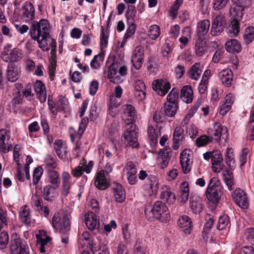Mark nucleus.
<instances>
[{
    "mask_svg": "<svg viewBox=\"0 0 254 254\" xmlns=\"http://www.w3.org/2000/svg\"><path fill=\"white\" fill-rule=\"evenodd\" d=\"M20 69L17 66L11 63L7 69V78L8 81L14 82L19 77Z\"/></svg>",
    "mask_w": 254,
    "mask_h": 254,
    "instance_id": "obj_20",
    "label": "nucleus"
},
{
    "mask_svg": "<svg viewBox=\"0 0 254 254\" xmlns=\"http://www.w3.org/2000/svg\"><path fill=\"white\" fill-rule=\"evenodd\" d=\"M178 108V104L165 103L164 105V112L166 116L169 117H174Z\"/></svg>",
    "mask_w": 254,
    "mask_h": 254,
    "instance_id": "obj_36",
    "label": "nucleus"
},
{
    "mask_svg": "<svg viewBox=\"0 0 254 254\" xmlns=\"http://www.w3.org/2000/svg\"><path fill=\"white\" fill-rule=\"evenodd\" d=\"M30 209L27 205L22 206L19 211V216L20 220L26 225L30 223L31 216Z\"/></svg>",
    "mask_w": 254,
    "mask_h": 254,
    "instance_id": "obj_25",
    "label": "nucleus"
},
{
    "mask_svg": "<svg viewBox=\"0 0 254 254\" xmlns=\"http://www.w3.org/2000/svg\"><path fill=\"white\" fill-rule=\"evenodd\" d=\"M180 97L183 102L186 103H191L193 99V91L191 87L189 85L183 87L181 91Z\"/></svg>",
    "mask_w": 254,
    "mask_h": 254,
    "instance_id": "obj_23",
    "label": "nucleus"
},
{
    "mask_svg": "<svg viewBox=\"0 0 254 254\" xmlns=\"http://www.w3.org/2000/svg\"><path fill=\"white\" fill-rule=\"evenodd\" d=\"M228 1L229 0H216L213 7L215 10H220L226 5Z\"/></svg>",
    "mask_w": 254,
    "mask_h": 254,
    "instance_id": "obj_64",
    "label": "nucleus"
},
{
    "mask_svg": "<svg viewBox=\"0 0 254 254\" xmlns=\"http://www.w3.org/2000/svg\"><path fill=\"white\" fill-rule=\"evenodd\" d=\"M94 184L96 188L99 190H104L107 188L108 184L103 171H100L98 173Z\"/></svg>",
    "mask_w": 254,
    "mask_h": 254,
    "instance_id": "obj_26",
    "label": "nucleus"
},
{
    "mask_svg": "<svg viewBox=\"0 0 254 254\" xmlns=\"http://www.w3.org/2000/svg\"><path fill=\"white\" fill-rule=\"evenodd\" d=\"M160 198L168 205L173 204L176 201V195L173 193L170 188L166 186L163 188Z\"/></svg>",
    "mask_w": 254,
    "mask_h": 254,
    "instance_id": "obj_16",
    "label": "nucleus"
},
{
    "mask_svg": "<svg viewBox=\"0 0 254 254\" xmlns=\"http://www.w3.org/2000/svg\"><path fill=\"white\" fill-rule=\"evenodd\" d=\"M54 148L58 156L64 159L66 157L67 151L65 147H64L61 140H56L54 143Z\"/></svg>",
    "mask_w": 254,
    "mask_h": 254,
    "instance_id": "obj_34",
    "label": "nucleus"
},
{
    "mask_svg": "<svg viewBox=\"0 0 254 254\" xmlns=\"http://www.w3.org/2000/svg\"><path fill=\"white\" fill-rule=\"evenodd\" d=\"M9 241V237L6 231L2 232L0 234V249L6 248Z\"/></svg>",
    "mask_w": 254,
    "mask_h": 254,
    "instance_id": "obj_51",
    "label": "nucleus"
},
{
    "mask_svg": "<svg viewBox=\"0 0 254 254\" xmlns=\"http://www.w3.org/2000/svg\"><path fill=\"white\" fill-rule=\"evenodd\" d=\"M208 47L205 41L201 39L198 40L195 44V53L199 56L201 57L207 52Z\"/></svg>",
    "mask_w": 254,
    "mask_h": 254,
    "instance_id": "obj_31",
    "label": "nucleus"
},
{
    "mask_svg": "<svg viewBox=\"0 0 254 254\" xmlns=\"http://www.w3.org/2000/svg\"><path fill=\"white\" fill-rule=\"evenodd\" d=\"M130 25L128 27L127 31L125 34L124 39L127 40L130 38L135 33V25L134 22L130 23Z\"/></svg>",
    "mask_w": 254,
    "mask_h": 254,
    "instance_id": "obj_59",
    "label": "nucleus"
},
{
    "mask_svg": "<svg viewBox=\"0 0 254 254\" xmlns=\"http://www.w3.org/2000/svg\"><path fill=\"white\" fill-rule=\"evenodd\" d=\"M114 193L115 200L117 202L122 203L125 200V191L121 185H117V187L114 189Z\"/></svg>",
    "mask_w": 254,
    "mask_h": 254,
    "instance_id": "obj_35",
    "label": "nucleus"
},
{
    "mask_svg": "<svg viewBox=\"0 0 254 254\" xmlns=\"http://www.w3.org/2000/svg\"><path fill=\"white\" fill-rule=\"evenodd\" d=\"M46 169L48 172L54 171V169L57 167V164L54 159L51 156H48L46 159Z\"/></svg>",
    "mask_w": 254,
    "mask_h": 254,
    "instance_id": "obj_50",
    "label": "nucleus"
},
{
    "mask_svg": "<svg viewBox=\"0 0 254 254\" xmlns=\"http://www.w3.org/2000/svg\"><path fill=\"white\" fill-rule=\"evenodd\" d=\"M183 35L179 39V41L182 44L186 45L188 43L189 38L190 36V28L185 27L183 31Z\"/></svg>",
    "mask_w": 254,
    "mask_h": 254,
    "instance_id": "obj_54",
    "label": "nucleus"
},
{
    "mask_svg": "<svg viewBox=\"0 0 254 254\" xmlns=\"http://www.w3.org/2000/svg\"><path fill=\"white\" fill-rule=\"evenodd\" d=\"M147 178L150 181V183L149 184L150 188L151 189H153L154 183L153 182H155L156 178L155 176L152 175H148L147 173L145 171L141 170L139 172L138 174V178L141 180H144L145 178Z\"/></svg>",
    "mask_w": 254,
    "mask_h": 254,
    "instance_id": "obj_44",
    "label": "nucleus"
},
{
    "mask_svg": "<svg viewBox=\"0 0 254 254\" xmlns=\"http://www.w3.org/2000/svg\"><path fill=\"white\" fill-rule=\"evenodd\" d=\"M34 87L40 102H45L47 98V93L43 83L40 80H37L34 83Z\"/></svg>",
    "mask_w": 254,
    "mask_h": 254,
    "instance_id": "obj_19",
    "label": "nucleus"
},
{
    "mask_svg": "<svg viewBox=\"0 0 254 254\" xmlns=\"http://www.w3.org/2000/svg\"><path fill=\"white\" fill-rule=\"evenodd\" d=\"M225 49L228 52L232 53H239L242 51L240 43L237 40L231 39L228 40L225 43Z\"/></svg>",
    "mask_w": 254,
    "mask_h": 254,
    "instance_id": "obj_22",
    "label": "nucleus"
},
{
    "mask_svg": "<svg viewBox=\"0 0 254 254\" xmlns=\"http://www.w3.org/2000/svg\"><path fill=\"white\" fill-rule=\"evenodd\" d=\"M62 185L61 193L64 196H66L69 193V190L71 186L70 182L71 176L66 172H64L62 176Z\"/></svg>",
    "mask_w": 254,
    "mask_h": 254,
    "instance_id": "obj_15",
    "label": "nucleus"
},
{
    "mask_svg": "<svg viewBox=\"0 0 254 254\" xmlns=\"http://www.w3.org/2000/svg\"><path fill=\"white\" fill-rule=\"evenodd\" d=\"M180 163L184 173H189L192 164V153L189 149H185L180 154Z\"/></svg>",
    "mask_w": 254,
    "mask_h": 254,
    "instance_id": "obj_8",
    "label": "nucleus"
},
{
    "mask_svg": "<svg viewBox=\"0 0 254 254\" xmlns=\"http://www.w3.org/2000/svg\"><path fill=\"white\" fill-rule=\"evenodd\" d=\"M171 155V150L170 148H165L160 150L158 160L161 168L164 169L167 166Z\"/></svg>",
    "mask_w": 254,
    "mask_h": 254,
    "instance_id": "obj_24",
    "label": "nucleus"
},
{
    "mask_svg": "<svg viewBox=\"0 0 254 254\" xmlns=\"http://www.w3.org/2000/svg\"><path fill=\"white\" fill-rule=\"evenodd\" d=\"M10 137V130L7 129L0 130V141H8Z\"/></svg>",
    "mask_w": 254,
    "mask_h": 254,
    "instance_id": "obj_60",
    "label": "nucleus"
},
{
    "mask_svg": "<svg viewBox=\"0 0 254 254\" xmlns=\"http://www.w3.org/2000/svg\"><path fill=\"white\" fill-rule=\"evenodd\" d=\"M226 26L225 17L223 15H219L215 17L212 23L210 30L211 35L213 36L219 35L224 30Z\"/></svg>",
    "mask_w": 254,
    "mask_h": 254,
    "instance_id": "obj_9",
    "label": "nucleus"
},
{
    "mask_svg": "<svg viewBox=\"0 0 254 254\" xmlns=\"http://www.w3.org/2000/svg\"><path fill=\"white\" fill-rule=\"evenodd\" d=\"M123 141L126 146L138 148V131L136 126L131 122L127 124L126 130L123 134Z\"/></svg>",
    "mask_w": 254,
    "mask_h": 254,
    "instance_id": "obj_4",
    "label": "nucleus"
},
{
    "mask_svg": "<svg viewBox=\"0 0 254 254\" xmlns=\"http://www.w3.org/2000/svg\"><path fill=\"white\" fill-rule=\"evenodd\" d=\"M58 189L51 185H47L44 187L43 195L44 199L48 201H52L55 197V190Z\"/></svg>",
    "mask_w": 254,
    "mask_h": 254,
    "instance_id": "obj_27",
    "label": "nucleus"
},
{
    "mask_svg": "<svg viewBox=\"0 0 254 254\" xmlns=\"http://www.w3.org/2000/svg\"><path fill=\"white\" fill-rule=\"evenodd\" d=\"M85 223L89 229L93 230L99 228V221L96 215L93 212L86 213L84 216Z\"/></svg>",
    "mask_w": 254,
    "mask_h": 254,
    "instance_id": "obj_14",
    "label": "nucleus"
},
{
    "mask_svg": "<svg viewBox=\"0 0 254 254\" xmlns=\"http://www.w3.org/2000/svg\"><path fill=\"white\" fill-rule=\"evenodd\" d=\"M233 199L236 204L243 209L249 206L248 198L245 192L239 188L236 189L232 193Z\"/></svg>",
    "mask_w": 254,
    "mask_h": 254,
    "instance_id": "obj_10",
    "label": "nucleus"
},
{
    "mask_svg": "<svg viewBox=\"0 0 254 254\" xmlns=\"http://www.w3.org/2000/svg\"><path fill=\"white\" fill-rule=\"evenodd\" d=\"M230 96H227L225 98L226 102L220 107L219 113L221 115H225L231 108V100Z\"/></svg>",
    "mask_w": 254,
    "mask_h": 254,
    "instance_id": "obj_47",
    "label": "nucleus"
},
{
    "mask_svg": "<svg viewBox=\"0 0 254 254\" xmlns=\"http://www.w3.org/2000/svg\"><path fill=\"white\" fill-rule=\"evenodd\" d=\"M230 221L229 217L227 215H223L221 216L218 221L217 228L219 230H223L230 227Z\"/></svg>",
    "mask_w": 254,
    "mask_h": 254,
    "instance_id": "obj_38",
    "label": "nucleus"
},
{
    "mask_svg": "<svg viewBox=\"0 0 254 254\" xmlns=\"http://www.w3.org/2000/svg\"><path fill=\"white\" fill-rule=\"evenodd\" d=\"M48 182L49 185L59 188L61 184L60 175L56 171L48 172Z\"/></svg>",
    "mask_w": 254,
    "mask_h": 254,
    "instance_id": "obj_33",
    "label": "nucleus"
},
{
    "mask_svg": "<svg viewBox=\"0 0 254 254\" xmlns=\"http://www.w3.org/2000/svg\"><path fill=\"white\" fill-rule=\"evenodd\" d=\"M136 10L134 5H129L127 7L126 13V17L128 23H132L134 22V19L136 15Z\"/></svg>",
    "mask_w": 254,
    "mask_h": 254,
    "instance_id": "obj_41",
    "label": "nucleus"
},
{
    "mask_svg": "<svg viewBox=\"0 0 254 254\" xmlns=\"http://www.w3.org/2000/svg\"><path fill=\"white\" fill-rule=\"evenodd\" d=\"M13 95L14 97L11 101V103L12 106L15 108L22 103L23 97L21 95L20 91H16L13 93Z\"/></svg>",
    "mask_w": 254,
    "mask_h": 254,
    "instance_id": "obj_52",
    "label": "nucleus"
},
{
    "mask_svg": "<svg viewBox=\"0 0 254 254\" xmlns=\"http://www.w3.org/2000/svg\"><path fill=\"white\" fill-rule=\"evenodd\" d=\"M7 211L0 206V231L3 228V225H7Z\"/></svg>",
    "mask_w": 254,
    "mask_h": 254,
    "instance_id": "obj_48",
    "label": "nucleus"
},
{
    "mask_svg": "<svg viewBox=\"0 0 254 254\" xmlns=\"http://www.w3.org/2000/svg\"><path fill=\"white\" fill-rule=\"evenodd\" d=\"M179 97V92L176 88H173L167 97V101L165 103L173 104H178V99Z\"/></svg>",
    "mask_w": 254,
    "mask_h": 254,
    "instance_id": "obj_42",
    "label": "nucleus"
},
{
    "mask_svg": "<svg viewBox=\"0 0 254 254\" xmlns=\"http://www.w3.org/2000/svg\"><path fill=\"white\" fill-rule=\"evenodd\" d=\"M245 8L241 5L235 4L233 5L230 9V14L233 19H240L242 18Z\"/></svg>",
    "mask_w": 254,
    "mask_h": 254,
    "instance_id": "obj_29",
    "label": "nucleus"
},
{
    "mask_svg": "<svg viewBox=\"0 0 254 254\" xmlns=\"http://www.w3.org/2000/svg\"><path fill=\"white\" fill-rule=\"evenodd\" d=\"M136 116V112L134 107L131 105L127 104L124 109V118L128 121H133Z\"/></svg>",
    "mask_w": 254,
    "mask_h": 254,
    "instance_id": "obj_39",
    "label": "nucleus"
},
{
    "mask_svg": "<svg viewBox=\"0 0 254 254\" xmlns=\"http://www.w3.org/2000/svg\"><path fill=\"white\" fill-rule=\"evenodd\" d=\"M149 36L153 40H156L160 35V27L157 25H153L150 26Z\"/></svg>",
    "mask_w": 254,
    "mask_h": 254,
    "instance_id": "obj_46",
    "label": "nucleus"
},
{
    "mask_svg": "<svg viewBox=\"0 0 254 254\" xmlns=\"http://www.w3.org/2000/svg\"><path fill=\"white\" fill-rule=\"evenodd\" d=\"M211 140L206 135H202L196 139L195 143L198 147L206 145Z\"/></svg>",
    "mask_w": 254,
    "mask_h": 254,
    "instance_id": "obj_57",
    "label": "nucleus"
},
{
    "mask_svg": "<svg viewBox=\"0 0 254 254\" xmlns=\"http://www.w3.org/2000/svg\"><path fill=\"white\" fill-rule=\"evenodd\" d=\"M202 70L200 68L199 63H195L192 65L189 70V77L194 80H197L201 73Z\"/></svg>",
    "mask_w": 254,
    "mask_h": 254,
    "instance_id": "obj_32",
    "label": "nucleus"
},
{
    "mask_svg": "<svg viewBox=\"0 0 254 254\" xmlns=\"http://www.w3.org/2000/svg\"><path fill=\"white\" fill-rule=\"evenodd\" d=\"M85 171L87 173H90V171L89 169H85L81 166H77L72 170L71 174L75 177H78L82 175L83 172Z\"/></svg>",
    "mask_w": 254,
    "mask_h": 254,
    "instance_id": "obj_56",
    "label": "nucleus"
},
{
    "mask_svg": "<svg viewBox=\"0 0 254 254\" xmlns=\"http://www.w3.org/2000/svg\"><path fill=\"white\" fill-rule=\"evenodd\" d=\"M70 215L64 214L62 218H59V214L55 215L52 219L53 226L57 229L67 232L70 229Z\"/></svg>",
    "mask_w": 254,
    "mask_h": 254,
    "instance_id": "obj_5",
    "label": "nucleus"
},
{
    "mask_svg": "<svg viewBox=\"0 0 254 254\" xmlns=\"http://www.w3.org/2000/svg\"><path fill=\"white\" fill-rule=\"evenodd\" d=\"M12 148V145L11 144H8L6 145L5 141H0V152L6 153L11 150Z\"/></svg>",
    "mask_w": 254,
    "mask_h": 254,
    "instance_id": "obj_62",
    "label": "nucleus"
},
{
    "mask_svg": "<svg viewBox=\"0 0 254 254\" xmlns=\"http://www.w3.org/2000/svg\"><path fill=\"white\" fill-rule=\"evenodd\" d=\"M152 88L160 96H164L171 88L170 83L165 79H157L152 82Z\"/></svg>",
    "mask_w": 254,
    "mask_h": 254,
    "instance_id": "obj_11",
    "label": "nucleus"
},
{
    "mask_svg": "<svg viewBox=\"0 0 254 254\" xmlns=\"http://www.w3.org/2000/svg\"><path fill=\"white\" fill-rule=\"evenodd\" d=\"M143 48L141 46H137L135 48L131 58V62L134 67L139 69L141 66L143 55Z\"/></svg>",
    "mask_w": 254,
    "mask_h": 254,
    "instance_id": "obj_13",
    "label": "nucleus"
},
{
    "mask_svg": "<svg viewBox=\"0 0 254 254\" xmlns=\"http://www.w3.org/2000/svg\"><path fill=\"white\" fill-rule=\"evenodd\" d=\"M21 15L26 22L33 20L35 18V8L32 3L26 2L21 9Z\"/></svg>",
    "mask_w": 254,
    "mask_h": 254,
    "instance_id": "obj_12",
    "label": "nucleus"
},
{
    "mask_svg": "<svg viewBox=\"0 0 254 254\" xmlns=\"http://www.w3.org/2000/svg\"><path fill=\"white\" fill-rule=\"evenodd\" d=\"M144 213L149 218L154 217L163 222L168 221L170 217L169 209L161 201H156L153 206H146Z\"/></svg>",
    "mask_w": 254,
    "mask_h": 254,
    "instance_id": "obj_1",
    "label": "nucleus"
},
{
    "mask_svg": "<svg viewBox=\"0 0 254 254\" xmlns=\"http://www.w3.org/2000/svg\"><path fill=\"white\" fill-rule=\"evenodd\" d=\"M30 34L33 40L38 38H47L49 36V24L45 19L39 21H34L30 28Z\"/></svg>",
    "mask_w": 254,
    "mask_h": 254,
    "instance_id": "obj_2",
    "label": "nucleus"
},
{
    "mask_svg": "<svg viewBox=\"0 0 254 254\" xmlns=\"http://www.w3.org/2000/svg\"><path fill=\"white\" fill-rule=\"evenodd\" d=\"M183 130L181 127H176L173 133V141L176 143L183 138Z\"/></svg>",
    "mask_w": 254,
    "mask_h": 254,
    "instance_id": "obj_55",
    "label": "nucleus"
},
{
    "mask_svg": "<svg viewBox=\"0 0 254 254\" xmlns=\"http://www.w3.org/2000/svg\"><path fill=\"white\" fill-rule=\"evenodd\" d=\"M246 238L251 243L254 242V228H250L247 229L244 233Z\"/></svg>",
    "mask_w": 254,
    "mask_h": 254,
    "instance_id": "obj_63",
    "label": "nucleus"
},
{
    "mask_svg": "<svg viewBox=\"0 0 254 254\" xmlns=\"http://www.w3.org/2000/svg\"><path fill=\"white\" fill-rule=\"evenodd\" d=\"M42 174L43 169L42 167H38L34 169L33 174V184L34 185H36L38 183Z\"/></svg>",
    "mask_w": 254,
    "mask_h": 254,
    "instance_id": "obj_53",
    "label": "nucleus"
},
{
    "mask_svg": "<svg viewBox=\"0 0 254 254\" xmlns=\"http://www.w3.org/2000/svg\"><path fill=\"white\" fill-rule=\"evenodd\" d=\"M222 187L217 178H212L209 181L205 194L208 201L217 205L222 194Z\"/></svg>",
    "mask_w": 254,
    "mask_h": 254,
    "instance_id": "obj_3",
    "label": "nucleus"
},
{
    "mask_svg": "<svg viewBox=\"0 0 254 254\" xmlns=\"http://www.w3.org/2000/svg\"><path fill=\"white\" fill-rule=\"evenodd\" d=\"M21 53L17 49H14L10 51L9 54L5 49L2 53V59L4 62H15L21 59Z\"/></svg>",
    "mask_w": 254,
    "mask_h": 254,
    "instance_id": "obj_21",
    "label": "nucleus"
},
{
    "mask_svg": "<svg viewBox=\"0 0 254 254\" xmlns=\"http://www.w3.org/2000/svg\"><path fill=\"white\" fill-rule=\"evenodd\" d=\"M232 149L228 148L225 152L226 162L229 166V168L233 169L235 165L234 158L233 152L231 151Z\"/></svg>",
    "mask_w": 254,
    "mask_h": 254,
    "instance_id": "obj_43",
    "label": "nucleus"
},
{
    "mask_svg": "<svg viewBox=\"0 0 254 254\" xmlns=\"http://www.w3.org/2000/svg\"><path fill=\"white\" fill-rule=\"evenodd\" d=\"M243 39L244 43L247 45L253 41L254 39V27L249 26L245 29Z\"/></svg>",
    "mask_w": 254,
    "mask_h": 254,
    "instance_id": "obj_37",
    "label": "nucleus"
},
{
    "mask_svg": "<svg viewBox=\"0 0 254 254\" xmlns=\"http://www.w3.org/2000/svg\"><path fill=\"white\" fill-rule=\"evenodd\" d=\"M212 169L214 172L217 173H220L223 170L224 171V172H225L228 169L223 164V162L212 163Z\"/></svg>",
    "mask_w": 254,
    "mask_h": 254,
    "instance_id": "obj_58",
    "label": "nucleus"
},
{
    "mask_svg": "<svg viewBox=\"0 0 254 254\" xmlns=\"http://www.w3.org/2000/svg\"><path fill=\"white\" fill-rule=\"evenodd\" d=\"M210 133L215 136V139L217 141L224 140L225 142L228 138L227 128L222 126L218 122L214 123L212 127L210 128Z\"/></svg>",
    "mask_w": 254,
    "mask_h": 254,
    "instance_id": "obj_7",
    "label": "nucleus"
},
{
    "mask_svg": "<svg viewBox=\"0 0 254 254\" xmlns=\"http://www.w3.org/2000/svg\"><path fill=\"white\" fill-rule=\"evenodd\" d=\"M40 129V126L39 123L36 122H33L28 126V130L30 132V136L31 137L32 136V133L34 132L39 131Z\"/></svg>",
    "mask_w": 254,
    "mask_h": 254,
    "instance_id": "obj_61",
    "label": "nucleus"
},
{
    "mask_svg": "<svg viewBox=\"0 0 254 254\" xmlns=\"http://www.w3.org/2000/svg\"><path fill=\"white\" fill-rule=\"evenodd\" d=\"M190 208L194 214H199L203 208L201 201L196 198L191 197L190 200Z\"/></svg>",
    "mask_w": 254,
    "mask_h": 254,
    "instance_id": "obj_30",
    "label": "nucleus"
},
{
    "mask_svg": "<svg viewBox=\"0 0 254 254\" xmlns=\"http://www.w3.org/2000/svg\"><path fill=\"white\" fill-rule=\"evenodd\" d=\"M210 25V21L208 20H203L199 21L197 23V34L199 37L205 35L209 29Z\"/></svg>",
    "mask_w": 254,
    "mask_h": 254,
    "instance_id": "obj_28",
    "label": "nucleus"
},
{
    "mask_svg": "<svg viewBox=\"0 0 254 254\" xmlns=\"http://www.w3.org/2000/svg\"><path fill=\"white\" fill-rule=\"evenodd\" d=\"M104 55L102 53L95 55L90 62V66L94 68H99L100 66V62H103Z\"/></svg>",
    "mask_w": 254,
    "mask_h": 254,
    "instance_id": "obj_45",
    "label": "nucleus"
},
{
    "mask_svg": "<svg viewBox=\"0 0 254 254\" xmlns=\"http://www.w3.org/2000/svg\"><path fill=\"white\" fill-rule=\"evenodd\" d=\"M147 132L149 140L152 143H156L157 140L158 131H156L153 127L148 126Z\"/></svg>",
    "mask_w": 254,
    "mask_h": 254,
    "instance_id": "obj_49",
    "label": "nucleus"
},
{
    "mask_svg": "<svg viewBox=\"0 0 254 254\" xmlns=\"http://www.w3.org/2000/svg\"><path fill=\"white\" fill-rule=\"evenodd\" d=\"M218 76L222 83L226 86H229L231 85L233 79V73L229 68L222 70L218 74Z\"/></svg>",
    "mask_w": 254,
    "mask_h": 254,
    "instance_id": "obj_17",
    "label": "nucleus"
},
{
    "mask_svg": "<svg viewBox=\"0 0 254 254\" xmlns=\"http://www.w3.org/2000/svg\"><path fill=\"white\" fill-rule=\"evenodd\" d=\"M10 250L12 254H29L28 247L22 243L16 233L11 235Z\"/></svg>",
    "mask_w": 254,
    "mask_h": 254,
    "instance_id": "obj_6",
    "label": "nucleus"
},
{
    "mask_svg": "<svg viewBox=\"0 0 254 254\" xmlns=\"http://www.w3.org/2000/svg\"><path fill=\"white\" fill-rule=\"evenodd\" d=\"M178 225L183 229L185 234H190L192 226L191 219L188 216L184 215L181 216L178 220Z\"/></svg>",
    "mask_w": 254,
    "mask_h": 254,
    "instance_id": "obj_18",
    "label": "nucleus"
},
{
    "mask_svg": "<svg viewBox=\"0 0 254 254\" xmlns=\"http://www.w3.org/2000/svg\"><path fill=\"white\" fill-rule=\"evenodd\" d=\"M223 180L230 190L234 189L233 174L230 172L228 169L225 172H223Z\"/></svg>",
    "mask_w": 254,
    "mask_h": 254,
    "instance_id": "obj_40",
    "label": "nucleus"
}]
</instances>
